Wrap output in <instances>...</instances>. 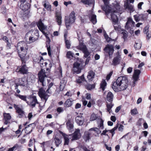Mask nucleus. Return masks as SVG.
I'll return each mask as SVG.
<instances>
[{"label":"nucleus","instance_id":"obj_1","mask_svg":"<svg viewBox=\"0 0 151 151\" xmlns=\"http://www.w3.org/2000/svg\"><path fill=\"white\" fill-rule=\"evenodd\" d=\"M38 83H41V85L43 87H42L39 89L38 95L42 99H43L46 101L48 98L47 94L46 93H49V90L53 85L54 83L53 82H51L50 83V80L48 79V88L45 91V90L46 89V88L44 89V87L46 86V84L44 82L45 78L47 77V76L46 75L45 70L42 68H41L38 73Z\"/></svg>","mask_w":151,"mask_h":151},{"label":"nucleus","instance_id":"obj_2","mask_svg":"<svg viewBox=\"0 0 151 151\" xmlns=\"http://www.w3.org/2000/svg\"><path fill=\"white\" fill-rule=\"evenodd\" d=\"M128 81L126 76L118 77L115 81H113L111 87L115 92H119L125 90L128 87Z\"/></svg>","mask_w":151,"mask_h":151},{"label":"nucleus","instance_id":"obj_3","mask_svg":"<svg viewBox=\"0 0 151 151\" xmlns=\"http://www.w3.org/2000/svg\"><path fill=\"white\" fill-rule=\"evenodd\" d=\"M33 46L30 45L29 47L27 44L24 41L19 42L17 43V52L22 63H26V56L30 49L29 48H31Z\"/></svg>","mask_w":151,"mask_h":151},{"label":"nucleus","instance_id":"obj_4","mask_svg":"<svg viewBox=\"0 0 151 151\" xmlns=\"http://www.w3.org/2000/svg\"><path fill=\"white\" fill-rule=\"evenodd\" d=\"M39 37V34L38 31L34 32L30 30L26 34L24 39L27 43L30 44L38 40Z\"/></svg>","mask_w":151,"mask_h":151},{"label":"nucleus","instance_id":"obj_5","mask_svg":"<svg viewBox=\"0 0 151 151\" xmlns=\"http://www.w3.org/2000/svg\"><path fill=\"white\" fill-rule=\"evenodd\" d=\"M76 19L75 13L74 11L72 12L69 16H65V26L68 30L70 29L72 24L73 23Z\"/></svg>","mask_w":151,"mask_h":151},{"label":"nucleus","instance_id":"obj_6","mask_svg":"<svg viewBox=\"0 0 151 151\" xmlns=\"http://www.w3.org/2000/svg\"><path fill=\"white\" fill-rule=\"evenodd\" d=\"M78 59V58H77L76 61L74 62L73 64V74L76 73L78 74L81 72V67L82 63L81 60H79Z\"/></svg>","mask_w":151,"mask_h":151},{"label":"nucleus","instance_id":"obj_7","mask_svg":"<svg viewBox=\"0 0 151 151\" xmlns=\"http://www.w3.org/2000/svg\"><path fill=\"white\" fill-rule=\"evenodd\" d=\"M28 71V68L27 66L26 63H23L22 62L21 65L17 67L16 71L22 74L27 75L29 72Z\"/></svg>","mask_w":151,"mask_h":151},{"label":"nucleus","instance_id":"obj_8","mask_svg":"<svg viewBox=\"0 0 151 151\" xmlns=\"http://www.w3.org/2000/svg\"><path fill=\"white\" fill-rule=\"evenodd\" d=\"M103 50L105 53L108 54L110 57L113 55L114 51V46L111 44H107L104 49Z\"/></svg>","mask_w":151,"mask_h":151},{"label":"nucleus","instance_id":"obj_9","mask_svg":"<svg viewBox=\"0 0 151 151\" xmlns=\"http://www.w3.org/2000/svg\"><path fill=\"white\" fill-rule=\"evenodd\" d=\"M117 12L116 11H112L111 9H108L106 12V13H111V18L113 22L114 23V24H115L118 22V19L116 14L115 13H117Z\"/></svg>","mask_w":151,"mask_h":151},{"label":"nucleus","instance_id":"obj_10","mask_svg":"<svg viewBox=\"0 0 151 151\" xmlns=\"http://www.w3.org/2000/svg\"><path fill=\"white\" fill-rule=\"evenodd\" d=\"M134 1V0H126L124 2V7L125 9H128L131 12H133L134 10V6L130 4L129 3V2L130 3H133Z\"/></svg>","mask_w":151,"mask_h":151},{"label":"nucleus","instance_id":"obj_11","mask_svg":"<svg viewBox=\"0 0 151 151\" xmlns=\"http://www.w3.org/2000/svg\"><path fill=\"white\" fill-rule=\"evenodd\" d=\"M134 19L136 22L139 21H145L147 19V16L146 14H137L133 16Z\"/></svg>","mask_w":151,"mask_h":151},{"label":"nucleus","instance_id":"obj_12","mask_svg":"<svg viewBox=\"0 0 151 151\" xmlns=\"http://www.w3.org/2000/svg\"><path fill=\"white\" fill-rule=\"evenodd\" d=\"M134 24L135 22L133 21L132 18H129L126 24L125 27L127 30L129 31H131L133 29Z\"/></svg>","mask_w":151,"mask_h":151},{"label":"nucleus","instance_id":"obj_13","mask_svg":"<svg viewBox=\"0 0 151 151\" xmlns=\"http://www.w3.org/2000/svg\"><path fill=\"white\" fill-rule=\"evenodd\" d=\"M29 99L30 100V102L27 101V103L32 108L34 107L38 103L35 96H30L29 97Z\"/></svg>","mask_w":151,"mask_h":151},{"label":"nucleus","instance_id":"obj_14","mask_svg":"<svg viewBox=\"0 0 151 151\" xmlns=\"http://www.w3.org/2000/svg\"><path fill=\"white\" fill-rule=\"evenodd\" d=\"M14 106L16 110V113L18 114V116L19 118H22L24 116V112L20 107L15 104H14Z\"/></svg>","mask_w":151,"mask_h":151},{"label":"nucleus","instance_id":"obj_15","mask_svg":"<svg viewBox=\"0 0 151 151\" xmlns=\"http://www.w3.org/2000/svg\"><path fill=\"white\" fill-rule=\"evenodd\" d=\"M55 16L56 19V21L58 24L61 26L62 22V17L60 12H56L55 14Z\"/></svg>","mask_w":151,"mask_h":151},{"label":"nucleus","instance_id":"obj_16","mask_svg":"<svg viewBox=\"0 0 151 151\" xmlns=\"http://www.w3.org/2000/svg\"><path fill=\"white\" fill-rule=\"evenodd\" d=\"M4 117L3 121L4 124L6 125L10 123V120L11 119V116L9 113H4L3 114Z\"/></svg>","mask_w":151,"mask_h":151},{"label":"nucleus","instance_id":"obj_17","mask_svg":"<svg viewBox=\"0 0 151 151\" xmlns=\"http://www.w3.org/2000/svg\"><path fill=\"white\" fill-rule=\"evenodd\" d=\"M35 124L34 123L31 124L27 126L25 128V133L27 134L31 133L33 129L35 128Z\"/></svg>","mask_w":151,"mask_h":151},{"label":"nucleus","instance_id":"obj_18","mask_svg":"<svg viewBox=\"0 0 151 151\" xmlns=\"http://www.w3.org/2000/svg\"><path fill=\"white\" fill-rule=\"evenodd\" d=\"M18 82L20 86H25L28 83V80L25 77H23L18 79Z\"/></svg>","mask_w":151,"mask_h":151},{"label":"nucleus","instance_id":"obj_19","mask_svg":"<svg viewBox=\"0 0 151 151\" xmlns=\"http://www.w3.org/2000/svg\"><path fill=\"white\" fill-rule=\"evenodd\" d=\"M40 31H43V30H45L47 28V27L44 25V24L41 19L36 23Z\"/></svg>","mask_w":151,"mask_h":151},{"label":"nucleus","instance_id":"obj_20","mask_svg":"<svg viewBox=\"0 0 151 151\" xmlns=\"http://www.w3.org/2000/svg\"><path fill=\"white\" fill-rule=\"evenodd\" d=\"M75 120L77 124L79 125H82L84 123V119L82 116H77L75 118Z\"/></svg>","mask_w":151,"mask_h":151},{"label":"nucleus","instance_id":"obj_21","mask_svg":"<svg viewBox=\"0 0 151 151\" xmlns=\"http://www.w3.org/2000/svg\"><path fill=\"white\" fill-rule=\"evenodd\" d=\"M23 4H21L20 5V9L24 12L28 10L30 8V4L29 3H27L24 5H23Z\"/></svg>","mask_w":151,"mask_h":151},{"label":"nucleus","instance_id":"obj_22","mask_svg":"<svg viewBox=\"0 0 151 151\" xmlns=\"http://www.w3.org/2000/svg\"><path fill=\"white\" fill-rule=\"evenodd\" d=\"M121 60V58L120 56H117L115 57L113 60V64L116 66L119 64Z\"/></svg>","mask_w":151,"mask_h":151},{"label":"nucleus","instance_id":"obj_23","mask_svg":"<svg viewBox=\"0 0 151 151\" xmlns=\"http://www.w3.org/2000/svg\"><path fill=\"white\" fill-rule=\"evenodd\" d=\"M27 75V80H29L31 82H33L35 81V77L32 73L28 72Z\"/></svg>","mask_w":151,"mask_h":151},{"label":"nucleus","instance_id":"obj_24","mask_svg":"<svg viewBox=\"0 0 151 151\" xmlns=\"http://www.w3.org/2000/svg\"><path fill=\"white\" fill-rule=\"evenodd\" d=\"M114 95L111 91L108 92L106 97L107 100L110 103L112 102L113 101Z\"/></svg>","mask_w":151,"mask_h":151},{"label":"nucleus","instance_id":"obj_25","mask_svg":"<svg viewBox=\"0 0 151 151\" xmlns=\"http://www.w3.org/2000/svg\"><path fill=\"white\" fill-rule=\"evenodd\" d=\"M80 133V130L77 129L76 130L73 134L72 137V140H77L79 138V134Z\"/></svg>","mask_w":151,"mask_h":151},{"label":"nucleus","instance_id":"obj_26","mask_svg":"<svg viewBox=\"0 0 151 151\" xmlns=\"http://www.w3.org/2000/svg\"><path fill=\"white\" fill-rule=\"evenodd\" d=\"M86 45L84 44L83 41H80L77 47V48L82 51H83V49L85 50L87 48Z\"/></svg>","mask_w":151,"mask_h":151},{"label":"nucleus","instance_id":"obj_27","mask_svg":"<svg viewBox=\"0 0 151 151\" xmlns=\"http://www.w3.org/2000/svg\"><path fill=\"white\" fill-rule=\"evenodd\" d=\"M62 135L63 136L64 140V145H69L70 141V139L68 137V136L63 133V134Z\"/></svg>","mask_w":151,"mask_h":151},{"label":"nucleus","instance_id":"obj_28","mask_svg":"<svg viewBox=\"0 0 151 151\" xmlns=\"http://www.w3.org/2000/svg\"><path fill=\"white\" fill-rule=\"evenodd\" d=\"M89 18L91 22L93 24H96L97 22L96 16L95 14H92L89 16Z\"/></svg>","mask_w":151,"mask_h":151},{"label":"nucleus","instance_id":"obj_29","mask_svg":"<svg viewBox=\"0 0 151 151\" xmlns=\"http://www.w3.org/2000/svg\"><path fill=\"white\" fill-rule=\"evenodd\" d=\"M53 141L54 142L56 147H58L62 142L61 139L56 136L53 138Z\"/></svg>","mask_w":151,"mask_h":151},{"label":"nucleus","instance_id":"obj_30","mask_svg":"<svg viewBox=\"0 0 151 151\" xmlns=\"http://www.w3.org/2000/svg\"><path fill=\"white\" fill-rule=\"evenodd\" d=\"M95 75V73L93 71L91 70L88 72L87 78L89 80L92 81V79L94 78Z\"/></svg>","mask_w":151,"mask_h":151},{"label":"nucleus","instance_id":"obj_31","mask_svg":"<svg viewBox=\"0 0 151 151\" xmlns=\"http://www.w3.org/2000/svg\"><path fill=\"white\" fill-rule=\"evenodd\" d=\"M112 7L115 10L114 11H116L117 12V11H121L120 6L119 5V3L116 2V4H113Z\"/></svg>","mask_w":151,"mask_h":151},{"label":"nucleus","instance_id":"obj_32","mask_svg":"<svg viewBox=\"0 0 151 151\" xmlns=\"http://www.w3.org/2000/svg\"><path fill=\"white\" fill-rule=\"evenodd\" d=\"M107 86V83L105 80L103 79L100 84V88L103 91L105 90Z\"/></svg>","mask_w":151,"mask_h":151},{"label":"nucleus","instance_id":"obj_33","mask_svg":"<svg viewBox=\"0 0 151 151\" xmlns=\"http://www.w3.org/2000/svg\"><path fill=\"white\" fill-rule=\"evenodd\" d=\"M72 101L70 100V99H68L64 103V107H69L72 105Z\"/></svg>","mask_w":151,"mask_h":151},{"label":"nucleus","instance_id":"obj_34","mask_svg":"<svg viewBox=\"0 0 151 151\" xmlns=\"http://www.w3.org/2000/svg\"><path fill=\"white\" fill-rule=\"evenodd\" d=\"M91 134L89 132H86L85 133L83 137L85 142L89 140L90 139V136Z\"/></svg>","mask_w":151,"mask_h":151},{"label":"nucleus","instance_id":"obj_35","mask_svg":"<svg viewBox=\"0 0 151 151\" xmlns=\"http://www.w3.org/2000/svg\"><path fill=\"white\" fill-rule=\"evenodd\" d=\"M85 81V80L84 75L83 74L76 79V82L77 83L79 84L82 83L83 82H84Z\"/></svg>","mask_w":151,"mask_h":151},{"label":"nucleus","instance_id":"obj_36","mask_svg":"<svg viewBox=\"0 0 151 151\" xmlns=\"http://www.w3.org/2000/svg\"><path fill=\"white\" fill-rule=\"evenodd\" d=\"M100 122L98 123V127L100 129H103L104 128V120L101 118H100Z\"/></svg>","mask_w":151,"mask_h":151},{"label":"nucleus","instance_id":"obj_37","mask_svg":"<svg viewBox=\"0 0 151 151\" xmlns=\"http://www.w3.org/2000/svg\"><path fill=\"white\" fill-rule=\"evenodd\" d=\"M95 83L92 84H88L86 86V88L88 90H91L92 89L95 88Z\"/></svg>","mask_w":151,"mask_h":151},{"label":"nucleus","instance_id":"obj_38","mask_svg":"<svg viewBox=\"0 0 151 151\" xmlns=\"http://www.w3.org/2000/svg\"><path fill=\"white\" fill-rule=\"evenodd\" d=\"M15 95L17 97H19L23 101L26 102V103L27 102V101L26 99L27 97L25 96L22 95L20 94H18L16 93H15Z\"/></svg>","mask_w":151,"mask_h":151},{"label":"nucleus","instance_id":"obj_39","mask_svg":"<svg viewBox=\"0 0 151 151\" xmlns=\"http://www.w3.org/2000/svg\"><path fill=\"white\" fill-rule=\"evenodd\" d=\"M83 50L82 52L84 53V57L85 58H86L89 56L90 55L91 53L89 52L87 48L85 50Z\"/></svg>","mask_w":151,"mask_h":151},{"label":"nucleus","instance_id":"obj_40","mask_svg":"<svg viewBox=\"0 0 151 151\" xmlns=\"http://www.w3.org/2000/svg\"><path fill=\"white\" fill-rule=\"evenodd\" d=\"M67 127L70 129H72L73 128V124L71 123L70 119H68L66 123Z\"/></svg>","mask_w":151,"mask_h":151},{"label":"nucleus","instance_id":"obj_41","mask_svg":"<svg viewBox=\"0 0 151 151\" xmlns=\"http://www.w3.org/2000/svg\"><path fill=\"white\" fill-rule=\"evenodd\" d=\"M144 32L146 34L147 39H149L151 37V35L149 33V30L148 28H147V27H145L144 29Z\"/></svg>","mask_w":151,"mask_h":151},{"label":"nucleus","instance_id":"obj_42","mask_svg":"<svg viewBox=\"0 0 151 151\" xmlns=\"http://www.w3.org/2000/svg\"><path fill=\"white\" fill-rule=\"evenodd\" d=\"M119 125L117 124L116 126L115 127L111 130H109V132L111 134L112 136L113 137L115 133V131L118 128Z\"/></svg>","mask_w":151,"mask_h":151},{"label":"nucleus","instance_id":"obj_43","mask_svg":"<svg viewBox=\"0 0 151 151\" xmlns=\"http://www.w3.org/2000/svg\"><path fill=\"white\" fill-rule=\"evenodd\" d=\"M65 43L66 48L68 49H69L71 46V43L70 40L68 39L65 40Z\"/></svg>","mask_w":151,"mask_h":151},{"label":"nucleus","instance_id":"obj_44","mask_svg":"<svg viewBox=\"0 0 151 151\" xmlns=\"http://www.w3.org/2000/svg\"><path fill=\"white\" fill-rule=\"evenodd\" d=\"M44 7L47 9L48 11H51V6L49 4H47L46 3H45L43 4Z\"/></svg>","mask_w":151,"mask_h":151},{"label":"nucleus","instance_id":"obj_45","mask_svg":"<svg viewBox=\"0 0 151 151\" xmlns=\"http://www.w3.org/2000/svg\"><path fill=\"white\" fill-rule=\"evenodd\" d=\"M114 104H112V102L110 103L109 104H106L107 110L108 112H110V111L111 108L113 106Z\"/></svg>","mask_w":151,"mask_h":151},{"label":"nucleus","instance_id":"obj_46","mask_svg":"<svg viewBox=\"0 0 151 151\" xmlns=\"http://www.w3.org/2000/svg\"><path fill=\"white\" fill-rule=\"evenodd\" d=\"M81 2L85 4L88 5L92 3L91 0H81Z\"/></svg>","mask_w":151,"mask_h":151},{"label":"nucleus","instance_id":"obj_47","mask_svg":"<svg viewBox=\"0 0 151 151\" xmlns=\"http://www.w3.org/2000/svg\"><path fill=\"white\" fill-rule=\"evenodd\" d=\"M48 45L47 44L46 46L47 47V51H48V55H49V56H50L51 55V51H50V45H49L50 42H48Z\"/></svg>","mask_w":151,"mask_h":151},{"label":"nucleus","instance_id":"obj_48","mask_svg":"<svg viewBox=\"0 0 151 151\" xmlns=\"http://www.w3.org/2000/svg\"><path fill=\"white\" fill-rule=\"evenodd\" d=\"M121 34L123 35L122 38L124 39V40H125L127 38L128 36V33L127 32H122Z\"/></svg>","mask_w":151,"mask_h":151},{"label":"nucleus","instance_id":"obj_49","mask_svg":"<svg viewBox=\"0 0 151 151\" xmlns=\"http://www.w3.org/2000/svg\"><path fill=\"white\" fill-rule=\"evenodd\" d=\"M131 114L132 115H135L138 113L137 109L135 108L134 109H132L131 110Z\"/></svg>","mask_w":151,"mask_h":151},{"label":"nucleus","instance_id":"obj_50","mask_svg":"<svg viewBox=\"0 0 151 151\" xmlns=\"http://www.w3.org/2000/svg\"><path fill=\"white\" fill-rule=\"evenodd\" d=\"M66 57L68 58H70L71 57H73V54L70 51H68L67 53Z\"/></svg>","mask_w":151,"mask_h":151},{"label":"nucleus","instance_id":"obj_51","mask_svg":"<svg viewBox=\"0 0 151 151\" xmlns=\"http://www.w3.org/2000/svg\"><path fill=\"white\" fill-rule=\"evenodd\" d=\"M56 110L58 114H60V113L63 112L64 111L63 108L61 107H59L57 108Z\"/></svg>","mask_w":151,"mask_h":151},{"label":"nucleus","instance_id":"obj_52","mask_svg":"<svg viewBox=\"0 0 151 151\" xmlns=\"http://www.w3.org/2000/svg\"><path fill=\"white\" fill-rule=\"evenodd\" d=\"M97 116L95 114H92L91 115L90 120L91 121H94L97 119Z\"/></svg>","mask_w":151,"mask_h":151},{"label":"nucleus","instance_id":"obj_53","mask_svg":"<svg viewBox=\"0 0 151 151\" xmlns=\"http://www.w3.org/2000/svg\"><path fill=\"white\" fill-rule=\"evenodd\" d=\"M113 72V71H111L110 73L107 75L106 79L107 81H108L110 78L111 76L112 75Z\"/></svg>","mask_w":151,"mask_h":151},{"label":"nucleus","instance_id":"obj_54","mask_svg":"<svg viewBox=\"0 0 151 151\" xmlns=\"http://www.w3.org/2000/svg\"><path fill=\"white\" fill-rule=\"evenodd\" d=\"M49 67L48 68H47L46 70L47 71H50V70L52 67V64L50 61H49Z\"/></svg>","mask_w":151,"mask_h":151},{"label":"nucleus","instance_id":"obj_55","mask_svg":"<svg viewBox=\"0 0 151 151\" xmlns=\"http://www.w3.org/2000/svg\"><path fill=\"white\" fill-rule=\"evenodd\" d=\"M142 119L141 118H139L136 123V125L138 126H140L141 125V122Z\"/></svg>","mask_w":151,"mask_h":151},{"label":"nucleus","instance_id":"obj_56","mask_svg":"<svg viewBox=\"0 0 151 151\" xmlns=\"http://www.w3.org/2000/svg\"><path fill=\"white\" fill-rule=\"evenodd\" d=\"M22 133V132L19 129H18L17 130L15 131V134L16 136L19 137Z\"/></svg>","mask_w":151,"mask_h":151},{"label":"nucleus","instance_id":"obj_57","mask_svg":"<svg viewBox=\"0 0 151 151\" xmlns=\"http://www.w3.org/2000/svg\"><path fill=\"white\" fill-rule=\"evenodd\" d=\"M104 37L105 39L107 41V42H109L111 40V39L109 37L108 35H104Z\"/></svg>","mask_w":151,"mask_h":151},{"label":"nucleus","instance_id":"obj_58","mask_svg":"<svg viewBox=\"0 0 151 151\" xmlns=\"http://www.w3.org/2000/svg\"><path fill=\"white\" fill-rule=\"evenodd\" d=\"M141 71L139 70H135L134 75L139 76L140 73Z\"/></svg>","mask_w":151,"mask_h":151},{"label":"nucleus","instance_id":"obj_59","mask_svg":"<svg viewBox=\"0 0 151 151\" xmlns=\"http://www.w3.org/2000/svg\"><path fill=\"white\" fill-rule=\"evenodd\" d=\"M6 43V47L7 49L8 50L10 49L11 47V46L10 43L9 42V41Z\"/></svg>","mask_w":151,"mask_h":151},{"label":"nucleus","instance_id":"obj_60","mask_svg":"<svg viewBox=\"0 0 151 151\" xmlns=\"http://www.w3.org/2000/svg\"><path fill=\"white\" fill-rule=\"evenodd\" d=\"M109 132L108 130L105 129V130L103 131L102 132L101 134V135H107L108 134H106V132Z\"/></svg>","mask_w":151,"mask_h":151},{"label":"nucleus","instance_id":"obj_61","mask_svg":"<svg viewBox=\"0 0 151 151\" xmlns=\"http://www.w3.org/2000/svg\"><path fill=\"white\" fill-rule=\"evenodd\" d=\"M144 4L143 2H140L138 3L137 5L138 8L139 9H142V5Z\"/></svg>","mask_w":151,"mask_h":151},{"label":"nucleus","instance_id":"obj_62","mask_svg":"<svg viewBox=\"0 0 151 151\" xmlns=\"http://www.w3.org/2000/svg\"><path fill=\"white\" fill-rule=\"evenodd\" d=\"M89 131H93L96 132L99 131V129L97 128H92L89 129Z\"/></svg>","mask_w":151,"mask_h":151},{"label":"nucleus","instance_id":"obj_63","mask_svg":"<svg viewBox=\"0 0 151 151\" xmlns=\"http://www.w3.org/2000/svg\"><path fill=\"white\" fill-rule=\"evenodd\" d=\"M72 95V94L70 92V91H68L64 95V96H71Z\"/></svg>","mask_w":151,"mask_h":151},{"label":"nucleus","instance_id":"obj_64","mask_svg":"<svg viewBox=\"0 0 151 151\" xmlns=\"http://www.w3.org/2000/svg\"><path fill=\"white\" fill-rule=\"evenodd\" d=\"M3 40L6 42H9V39L7 37L4 36L2 38Z\"/></svg>","mask_w":151,"mask_h":151}]
</instances>
